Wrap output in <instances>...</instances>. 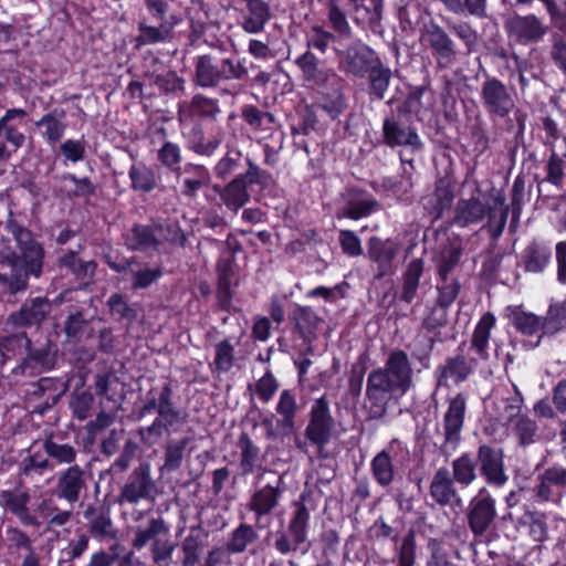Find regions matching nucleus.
Here are the masks:
<instances>
[{"instance_id":"obj_1","label":"nucleus","mask_w":566,"mask_h":566,"mask_svg":"<svg viewBox=\"0 0 566 566\" xmlns=\"http://www.w3.org/2000/svg\"><path fill=\"white\" fill-rule=\"evenodd\" d=\"M4 229L12 234L17 249L8 238L0 239V266L9 268V274H0V281L10 292L17 293L28 287L30 276L39 279L43 273L45 250L34 233L20 223L9 210Z\"/></svg>"},{"instance_id":"obj_2","label":"nucleus","mask_w":566,"mask_h":566,"mask_svg":"<svg viewBox=\"0 0 566 566\" xmlns=\"http://www.w3.org/2000/svg\"><path fill=\"white\" fill-rule=\"evenodd\" d=\"M413 387V370L406 352H390L384 367L371 370L367 378L366 399L369 418L380 419L391 398H400Z\"/></svg>"},{"instance_id":"obj_3","label":"nucleus","mask_w":566,"mask_h":566,"mask_svg":"<svg viewBox=\"0 0 566 566\" xmlns=\"http://www.w3.org/2000/svg\"><path fill=\"white\" fill-rule=\"evenodd\" d=\"M312 31L314 34L307 40V51L294 61L300 71V95L304 104L300 113L298 126L294 129V133L304 137L296 142V146L298 149H303L307 157L318 148V142L314 138H307L312 133H316L318 122V59L310 50L311 48L318 49V25H313Z\"/></svg>"},{"instance_id":"obj_4","label":"nucleus","mask_w":566,"mask_h":566,"mask_svg":"<svg viewBox=\"0 0 566 566\" xmlns=\"http://www.w3.org/2000/svg\"><path fill=\"white\" fill-rule=\"evenodd\" d=\"M495 324L496 318L491 312H486L481 316L474 327L470 342L471 349L476 356L470 359L463 355L448 357L444 364L436 370L439 386H447L450 379L455 384L465 381L479 360L485 361L490 358L489 343Z\"/></svg>"},{"instance_id":"obj_5","label":"nucleus","mask_w":566,"mask_h":566,"mask_svg":"<svg viewBox=\"0 0 566 566\" xmlns=\"http://www.w3.org/2000/svg\"><path fill=\"white\" fill-rule=\"evenodd\" d=\"M247 169L244 172L238 174L227 185H212L209 192L206 193L208 200L216 201L218 206H226L229 210L237 212L250 200L249 186H259L261 189L266 188L272 179L270 172L261 169L251 158L247 157Z\"/></svg>"},{"instance_id":"obj_6","label":"nucleus","mask_w":566,"mask_h":566,"mask_svg":"<svg viewBox=\"0 0 566 566\" xmlns=\"http://www.w3.org/2000/svg\"><path fill=\"white\" fill-rule=\"evenodd\" d=\"M172 396L174 391L171 384H164L158 396V416L154 419L151 424L147 427H139L137 429V434L142 444L153 447L165 432H169V429L180 421L181 411L175 406Z\"/></svg>"},{"instance_id":"obj_7","label":"nucleus","mask_w":566,"mask_h":566,"mask_svg":"<svg viewBox=\"0 0 566 566\" xmlns=\"http://www.w3.org/2000/svg\"><path fill=\"white\" fill-rule=\"evenodd\" d=\"M56 346L46 340L42 344H33L27 347L24 357L11 369V375L17 377H35L42 373L52 370L56 364Z\"/></svg>"},{"instance_id":"obj_8","label":"nucleus","mask_w":566,"mask_h":566,"mask_svg":"<svg viewBox=\"0 0 566 566\" xmlns=\"http://www.w3.org/2000/svg\"><path fill=\"white\" fill-rule=\"evenodd\" d=\"M87 479L86 471L78 464L61 469L54 475L52 496L73 505L86 493Z\"/></svg>"},{"instance_id":"obj_9","label":"nucleus","mask_w":566,"mask_h":566,"mask_svg":"<svg viewBox=\"0 0 566 566\" xmlns=\"http://www.w3.org/2000/svg\"><path fill=\"white\" fill-rule=\"evenodd\" d=\"M155 490L150 464L142 462L134 468L120 488L118 501L119 503L137 504L142 500L154 499Z\"/></svg>"},{"instance_id":"obj_10","label":"nucleus","mask_w":566,"mask_h":566,"mask_svg":"<svg viewBox=\"0 0 566 566\" xmlns=\"http://www.w3.org/2000/svg\"><path fill=\"white\" fill-rule=\"evenodd\" d=\"M30 502L31 493L23 489L22 481H19L12 490L0 491V507L15 516L23 526L39 527L41 522L31 511Z\"/></svg>"},{"instance_id":"obj_11","label":"nucleus","mask_w":566,"mask_h":566,"mask_svg":"<svg viewBox=\"0 0 566 566\" xmlns=\"http://www.w3.org/2000/svg\"><path fill=\"white\" fill-rule=\"evenodd\" d=\"M504 27L509 38L523 45L542 41L548 31V27L533 13L513 14Z\"/></svg>"},{"instance_id":"obj_12","label":"nucleus","mask_w":566,"mask_h":566,"mask_svg":"<svg viewBox=\"0 0 566 566\" xmlns=\"http://www.w3.org/2000/svg\"><path fill=\"white\" fill-rule=\"evenodd\" d=\"M495 516V501L486 488H481L469 504L468 523L470 530L475 536L483 535Z\"/></svg>"},{"instance_id":"obj_13","label":"nucleus","mask_w":566,"mask_h":566,"mask_svg":"<svg viewBox=\"0 0 566 566\" xmlns=\"http://www.w3.org/2000/svg\"><path fill=\"white\" fill-rule=\"evenodd\" d=\"M480 472L485 482L492 486L501 488L509 481L505 471L504 452L500 448L482 444L478 449Z\"/></svg>"},{"instance_id":"obj_14","label":"nucleus","mask_w":566,"mask_h":566,"mask_svg":"<svg viewBox=\"0 0 566 566\" xmlns=\"http://www.w3.org/2000/svg\"><path fill=\"white\" fill-rule=\"evenodd\" d=\"M294 512L289 523L287 533L293 539L295 547L306 541L310 513L316 507V500L312 492L304 491L297 501L294 502Z\"/></svg>"},{"instance_id":"obj_15","label":"nucleus","mask_w":566,"mask_h":566,"mask_svg":"<svg viewBox=\"0 0 566 566\" xmlns=\"http://www.w3.org/2000/svg\"><path fill=\"white\" fill-rule=\"evenodd\" d=\"M216 272L217 304L221 311L231 313L233 298L232 280L235 274V258L233 255L220 256L216 265Z\"/></svg>"},{"instance_id":"obj_16","label":"nucleus","mask_w":566,"mask_h":566,"mask_svg":"<svg viewBox=\"0 0 566 566\" xmlns=\"http://www.w3.org/2000/svg\"><path fill=\"white\" fill-rule=\"evenodd\" d=\"M420 41L431 49L439 61L450 63L454 60L457 54L455 44L439 24L434 22L426 24L421 31Z\"/></svg>"},{"instance_id":"obj_17","label":"nucleus","mask_w":566,"mask_h":566,"mask_svg":"<svg viewBox=\"0 0 566 566\" xmlns=\"http://www.w3.org/2000/svg\"><path fill=\"white\" fill-rule=\"evenodd\" d=\"M211 181L209 169L201 164L186 163L181 169L179 184L180 195L189 200L198 197L199 191L208 187Z\"/></svg>"},{"instance_id":"obj_18","label":"nucleus","mask_w":566,"mask_h":566,"mask_svg":"<svg viewBox=\"0 0 566 566\" xmlns=\"http://www.w3.org/2000/svg\"><path fill=\"white\" fill-rule=\"evenodd\" d=\"M481 95L486 109L499 117H505L514 107L505 85L496 78L483 83Z\"/></svg>"},{"instance_id":"obj_19","label":"nucleus","mask_w":566,"mask_h":566,"mask_svg":"<svg viewBox=\"0 0 566 566\" xmlns=\"http://www.w3.org/2000/svg\"><path fill=\"white\" fill-rule=\"evenodd\" d=\"M220 112L218 99L196 94L190 101L179 103L178 119L181 124L202 118L216 119Z\"/></svg>"},{"instance_id":"obj_20","label":"nucleus","mask_w":566,"mask_h":566,"mask_svg":"<svg viewBox=\"0 0 566 566\" xmlns=\"http://www.w3.org/2000/svg\"><path fill=\"white\" fill-rule=\"evenodd\" d=\"M382 135L385 144L389 147L403 146L409 147L411 150H418L422 147L421 139L416 129L395 118L384 120Z\"/></svg>"},{"instance_id":"obj_21","label":"nucleus","mask_w":566,"mask_h":566,"mask_svg":"<svg viewBox=\"0 0 566 566\" xmlns=\"http://www.w3.org/2000/svg\"><path fill=\"white\" fill-rule=\"evenodd\" d=\"M468 396L465 392H458L448 399V409L443 416L444 439L447 442L455 443L464 424Z\"/></svg>"},{"instance_id":"obj_22","label":"nucleus","mask_w":566,"mask_h":566,"mask_svg":"<svg viewBox=\"0 0 566 566\" xmlns=\"http://www.w3.org/2000/svg\"><path fill=\"white\" fill-rule=\"evenodd\" d=\"M56 265L61 271L72 275L80 283H88L97 269L95 261H85L78 256V251L71 249L56 259Z\"/></svg>"},{"instance_id":"obj_23","label":"nucleus","mask_w":566,"mask_h":566,"mask_svg":"<svg viewBox=\"0 0 566 566\" xmlns=\"http://www.w3.org/2000/svg\"><path fill=\"white\" fill-rule=\"evenodd\" d=\"M124 243L127 250L134 252L157 250L161 241L157 235L156 222L151 224L134 223L124 234Z\"/></svg>"},{"instance_id":"obj_24","label":"nucleus","mask_w":566,"mask_h":566,"mask_svg":"<svg viewBox=\"0 0 566 566\" xmlns=\"http://www.w3.org/2000/svg\"><path fill=\"white\" fill-rule=\"evenodd\" d=\"M188 150L203 157H211L220 147L222 136L220 134L206 137L201 124H193L188 130L182 132Z\"/></svg>"},{"instance_id":"obj_25","label":"nucleus","mask_w":566,"mask_h":566,"mask_svg":"<svg viewBox=\"0 0 566 566\" xmlns=\"http://www.w3.org/2000/svg\"><path fill=\"white\" fill-rule=\"evenodd\" d=\"M241 28L250 34H256L264 30L271 20L270 4L264 0H244Z\"/></svg>"},{"instance_id":"obj_26","label":"nucleus","mask_w":566,"mask_h":566,"mask_svg":"<svg viewBox=\"0 0 566 566\" xmlns=\"http://www.w3.org/2000/svg\"><path fill=\"white\" fill-rule=\"evenodd\" d=\"M454 480L446 467L439 468L430 482L429 492L433 501L441 506H447L453 501L460 502L461 499L454 485Z\"/></svg>"},{"instance_id":"obj_27","label":"nucleus","mask_w":566,"mask_h":566,"mask_svg":"<svg viewBox=\"0 0 566 566\" xmlns=\"http://www.w3.org/2000/svg\"><path fill=\"white\" fill-rule=\"evenodd\" d=\"M281 480L282 478L280 476L275 485L266 484L251 495L247 507L255 514L256 523H259L263 516L271 514L277 506L281 496Z\"/></svg>"},{"instance_id":"obj_28","label":"nucleus","mask_w":566,"mask_h":566,"mask_svg":"<svg viewBox=\"0 0 566 566\" xmlns=\"http://www.w3.org/2000/svg\"><path fill=\"white\" fill-rule=\"evenodd\" d=\"M378 64L379 60L376 53L367 45L356 43L348 48L345 60L346 70L348 72L363 76Z\"/></svg>"},{"instance_id":"obj_29","label":"nucleus","mask_w":566,"mask_h":566,"mask_svg":"<svg viewBox=\"0 0 566 566\" xmlns=\"http://www.w3.org/2000/svg\"><path fill=\"white\" fill-rule=\"evenodd\" d=\"M399 251V244L391 240L373 237L368 241V256L378 265L379 275H386Z\"/></svg>"},{"instance_id":"obj_30","label":"nucleus","mask_w":566,"mask_h":566,"mask_svg":"<svg viewBox=\"0 0 566 566\" xmlns=\"http://www.w3.org/2000/svg\"><path fill=\"white\" fill-rule=\"evenodd\" d=\"M130 189L140 195H148L158 188L161 177L153 167L139 161L128 170Z\"/></svg>"},{"instance_id":"obj_31","label":"nucleus","mask_w":566,"mask_h":566,"mask_svg":"<svg viewBox=\"0 0 566 566\" xmlns=\"http://www.w3.org/2000/svg\"><path fill=\"white\" fill-rule=\"evenodd\" d=\"M65 116L66 112L56 107L35 122V126L41 129L42 138L48 144L55 145L63 138L67 128V124L64 122Z\"/></svg>"},{"instance_id":"obj_32","label":"nucleus","mask_w":566,"mask_h":566,"mask_svg":"<svg viewBox=\"0 0 566 566\" xmlns=\"http://www.w3.org/2000/svg\"><path fill=\"white\" fill-rule=\"evenodd\" d=\"M51 305L46 298L35 297L24 303L18 313L11 315L17 326L40 325L49 315Z\"/></svg>"},{"instance_id":"obj_33","label":"nucleus","mask_w":566,"mask_h":566,"mask_svg":"<svg viewBox=\"0 0 566 566\" xmlns=\"http://www.w3.org/2000/svg\"><path fill=\"white\" fill-rule=\"evenodd\" d=\"M505 201V196L502 191H494L492 193V202L486 208V228L493 239L501 237L506 224L509 206Z\"/></svg>"},{"instance_id":"obj_34","label":"nucleus","mask_w":566,"mask_h":566,"mask_svg":"<svg viewBox=\"0 0 566 566\" xmlns=\"http://www.w3.org/2000/svg\"><path fill=\"white\" fill-rule=\"evenodd\" d=\"M193 82L202 88H212L221 83L219 63L211 54H202L196 57Z\"/></svg>"},{"instance_id":"obj_35","label":"nucleus","mask_w":566,"mask_h":566,"mask_svg":"<svg viewBox=\"0 0 566 566\" xmlns=\"http://www.w3.org/2000/svg\"><path fill=\"white\" fill-rule=\"evenodd\" d=\"M240 449V470L243 475L252 474L262 465L263 457L260 448L254 443L249 433L241 432L238 442Z\"/></svg>"},{"instance_id":"obj_36","label":"nucleus","mask_w":566,"mask_h":566,"mask_svg":"<svg viewBox=\"0 0 566 566\" xmlns=\"http://www.w3.org/2000/svg\"><path fill=\"white\" fill-rule=\"evenodd\" d=\"M292 319L304 344H307V349L312 350L311 342L316 339L318 316L311 307L296 305L293 311Z\"/></svg>"},{"instance_id":"obj_37","label":"nucleus","mask_w":566,"mask_h":566,"mask_svg":"<svg viewBox=\"0 0 566 566\" xmlns=\"http://www.w3.org/2000/svg\"><path fill=\"white\" fill-rule=\"evenodd\" d=\"M297 449L307 454L313 463L318 458V399H315L311 408V419L303 438L296 437Z\"/></svg>"},{"instance_id":"obj_38","label":"nucleus","mask_w":566,"mask_h":566,"mask_svg":"<svg viewBox=\"0 0 566 566\" xmlns=\"http://www.w3.org/2000/svg\"><path fill=\"white\" fill-rule=\"evenodd\" d=\"M566 488V468L554 465L544 471L537 486V496L543 501L551 500Z\"/></svg>"},{"instance_id":"obj_39","label":"nucleus","mask_w":566,"mask_h":566,"mask_svg":"<svg viewBox=\"0 0 566 566\" xmlns=\"http://www.w3.org/2000/svg\"><path fill=\"white\" fill-rule=\"evenodd\" d=\"M486 214V207L478 199H461L458 201L454 210V224L468 227L483 220Z\"/></svg>"},{"instance_id":"obj_40","label":"nucleus","mask_w":566,"mask_h":566,"mask_svg":"<svg viewBox=\"0 0 566 566\" xmlns=\"http://www.w3.org/2000/svg\"><path fill=\"white\" fill-rule=\"evenodd\" d=\"M31 339L25 332L0 335V365L4 366L12 358L25 354Z\"/></svg>"},{"instance_id":"obj_41","label":"nucleus","mask_w":566,"mask_h":566,"mask_svg":"<svg viewBox=\"0 0 566 566\" xmlns=\"http://www.w3.org/2000/svg\"><path fill=\"white\" fill-rule=\"evenodd\" d=\"M551 256L549 248L533 242L523 251L522 262L527 272L539 273L549 264Z\"/></svg>"},{"instance_id":"obj_42","label":"nucleus","mask_w":566,"mask_h":566,"mask_svg":"<svg viewBox=\"0 0 566 566\" xmlns=\"http://www.w3.org/2000/svg\"><path fill=\"white\" fill-rule=\"evenodd\" d=\"M157 161L167 170H169L176 179L180 178L182 153L179 144L170 140H165L157 149Z\"/></svg>"},{"instance_id":"obj_43","label":"nucleus","mask_w":566,"mask_h":566,"mask_svg":"<svg viewBox=\"0 0 566 566\" xmlns=\"http://www.w3.org/2000/svg\"><path fill=\"white\" fill-rule=\"evenodd\" d=\"M153 84L160 94L177 97L185 93L186 81L174 70H167L153 76Z\"/></svg>"},{"instance_id":"obj_44","label":"nucleus","mask_w":566,"mask_h":566,"mask_svg":"<svg viewBox=\"0 0 566 566\" xmlns=\"http://www.w3.org/2000/svg\"><path fill=\"white\" fill-rule=\"evenodd\" d=\"M423 272V262L421 259L411 260L402 274V290L400 298L406 303H411L416 296L419 281Z\"/></svg>"},{"instance_id":"obj_45","label":"nucleus","mask_w":566,"mask_h":566,"mask_svg":"<svg viewBox=\"0 0 566 566\" xmlns=\"http://www.w3.org/2000/svg\"><path fill=\"white\" fill-rule=\"evenodd\" d=\"M452 201L453 191L450 182L446 179H439L436 182V189L432 196L428 199L427 208L429 213L437 219L446 209L450 208Z\"/></svg>"},{"instance_id":"obj_46","label":"nucleus","mask_w":566,"mask_h":566,"mask_svg":"<svg viewBox=\"0 0 566 566\" xmlns=\"http://www.w3.org/2000/svg\"><path fill=\"white\" fill-rule=\"evenodd\" d=\"M171 33L169 23L159 22V25H148L145 22L138 24V35L136 38V46L140 48L149 44L166 42Z\"/></svg>"},{"instance_id":"obj_47","label":"nucleus","mask_w":566,"mask_h":566,"mask_svg":"<svg viewBox=\"0 0 566 566\" xmlns=\"http://www.w3.org/2000/svg\"><path fill=\"white\" fill-rule=\"evenodd\" d=\"M241 118L253 130H268L275 124V116L253 104L241 107Z\"/></svg>"},{"instance_id":"obj_48","label":"nucleus","mask_w":566,"mask_h":566,"mask_svg":"<svg viewBox=\"0 0 566 566\" xmlns=\"http://www.w3.org/2000/svg\"><path fill=\"white\" fill-rule=\"evenodd\" d=\"M452 478L460 485L468 486L476 479V463L470 453H463L451 463Z\"/></svg>"},{"instance_id":"obj_49","label":"nucleus","mask_w":566,"mask_h":566,"mask_svg":"<svg viewBox=\"0 0 566 566\" xmlns=\"http://www.w3.org/2000/svg\"><path fill=\"white\" fill-rule=\"evenodd\" d=\"M191 438L184 437L179 440H169L164 450V464L161 471L174 472L181 467L185 450L190 443Z\"/></svg>"},{"instance_id":"obj_50","label":"nucleus","mask_w":566,"mask_h":566,"mask_svg":"<svg viewBox=\"0 0 566 566\" xmlns=\"http://www.w3.org/2000/svg\"><path fill=\"white\" fill-rule=\"evenodd\" d=\"M256 539L258 533L253 526L241 523L229 534L226 545L233 554H241Z\"/></svg>"},{"instance_id":"obj_51","label":"nucleus","mask_w":566,"mask_h":566,"mask_svg":"<svg viewBox=\"0 0 566 566\" xmlns=\"http://www.w3.org/2000/svg\"><path fill=\"white\" fill-rule=\"evenodd\" d=\"M511 417L516 416V420L513 427L515 436L523 446L534 443L537 434V424L534 420L526 416H520V406H509Z\"/></svg>"},{"instance_id":"obj_52","label":"nucleus","mask_w":566,"mask_h":566,"mask_svg":"<svg viewBox=\"0 0 566 566\" xmlns=\"http://www.w3.org/2000/svg\"><path fill=\"white\" fill-rule=\"evenodd\" d=\"M168 526L161 517H153L148 521L146 527H137L133 539V547L136 549L144 548L150 541L157 539L160 534H167Z\"/></svg>"},{"instance_id":"obj_53","label":"nucleus","mask_w":566,"mask_h":566,"mask_svg":"<svg viewBox=\"0 0 566 566\" xmlns=\"http://www.w3.org/2000/svg\"><path fill=\"white\" fill-rule=\"evenodd\" d=\"M43 450L57 464H76L77 451L69 443H57L52 437H48L43 441Z\"/></svg>"},{"instance_id":"obj_54","label":"nucleus","mask_w":566,"mask_h":566,"mask_svg":"<svg viewBox=\"0 0 566 566\" xmlns=\"http://www.w3.org/2000/svg\"><path fill=\"white\" fill-rule=\"evenodd\" d=\"M370 468L375 480L381 486H388L395 476L394 464L391 457L381 451L370 462Z\"/></svg>"},{"instance_id":"obj_55","label":"nucleus","mask_w":566,"mask_h":566,"mask_svg":"<svg viewBox=\"0 0 566 566\" xmlns=\"http://www.w3.org/2000/svg\"><path fill=\"white\" fill-rule=\"evenodd\" d=\"M109 313L116 321L134 322L137 318V310L129 304L126 296L122 293H113L107 300Z\"/></svg>"},{"instance_id":"obj_56","label":"nucleus","mask_w":566,"mask_h":566,"mask_svg":"<svg viewBox=\"0 0 566 566\" xmlns=\"http://www.w3.org/2000/svg\"><path fill=\"white\" fill-rule=\"evenodd\" d=\"M94 403V396L91 391L85 389H75L70 395L69 407L72 411L73 418L83 421L88 418L92 406Z\"/></svg>"},{"instance_id":"obj_57","label":"nucleus","mask_w":566,"mask_h":566,"mask_svg":"<svg viewBox=\"0 0 566 566\" xmlns=\"http://www.w3.org/2000/svg\"><path fill=\"white\" fill-rule=\"evenodd\" d=\"M219 70L221 82L241 81L248 75L245 60L237 56H228L221 59L219 62Z\"/></svg>"},{"instance_id":"obj_58","label":"nucleus","mask_w":566,"mask_h":566,"mask_svg":"<svg viewBox=\"0 0 566 566\" xmlns=\"http://www.w3.org/2000/svg\"><path fill=\"white\" fill-rule=\"evenodd\" d=\"M566 327V301L549 306L543 319V333L556 334Z\"/></svg>"},{"instance_id":"obj_59","label":"nucleus","mask_w":566,"mask_h":566,"mask_svg":"<svg viewBox=\"0 0 566 566\" xmlns=\"http://www.w3.org/2000/svg\"><path fill=\"white\" fill-rule=\"evenodd\" d=\"M242 157L243 156L240 150H228L226 155L214 165V176L221 180L228 179L232 174L237 172L242 167Z\"/></svg>"},{"instance_id":"obj_60","label":"nucleus","mask_w":566,"mask_h":566,"mask_svg":"<svg viewBox=\"0 0 566 566\" xmlns=\"http://www.w3.org/2000/svg\"><path fill=\"white\" fill-rule=\"evenodd\" d=\"M512 323L518 332L525 335H534L543 331V319L533 313L522 310L513 312Z\"/></svg>"},{"instance_id":"obj_61","label":"nucleus","mask_w":566,"mask_h":566,"mask_svg":"<svg viewBox=\"0 0 566 566\" xmlns=\"http://www.w3.org/2000/svg\"><path fill=\"white\" fill-rule=\"evenodd\" d=\"M216 356L213 360L214 371L218 374L228 373L234 365V346L226 338L219 342L216 347Z\"/></svg>"},{"instance_id":"obj_62","label":"nucleus","mask_w":566,"mask_h":566,"mask_svg":"<svg viewBox=\"0 0 566 566\" xmlns=\"http://www.w3.org/2000/svg\"><path fill=\"white\" fill-rule=\"evenodd\" d=\"M90 324V319L85 316L83 310L71 312L63 325V332L69 340H78Z\"/></svg>"},{"instance_id":"obj_63","label":"nucleus","mask_w":566,"mask_h":566,"mask_svg":"<svg viewBox=\"0 0 566 566\" xmlns=\"http://www.w3.org/2000/svg\"><path fill=\"white\" fill-rule=\"evenodd\" d=\"M164 276V269L160 265L145 266L132 272V289L134 291L146 290L157 283Z\"/></svg>"},{"instance_id":"obj_64","label":"nucleus","mask_w":566,"mask_h":566,"mask_svg":"<svg viewBox=\"0 0 566 566\" xmlns=\"http://www.w3.org/2000/svg\"><path fill=\"white\" fill-rule=\"evenodd\" d=\"M48 469H52L49 460L41 452H34L21 460L19 463V475L27 478L42 475Z\"/></svg>"}]
</instances>
